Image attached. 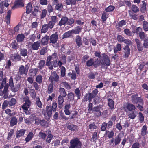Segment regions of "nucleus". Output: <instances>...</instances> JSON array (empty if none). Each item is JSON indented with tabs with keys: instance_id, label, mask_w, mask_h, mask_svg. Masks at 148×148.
<instances>
[{
	"instance_id": "1",
	"label": "nucleus",
	"mask_w": 148,
	"mask_h": 148,
	"mask_svg": "<svg viewBox=\"0 0 148 148\" xmlns=\"http://www.w3.org/2000/svg\"><path fill=\"white\" fill-rule=\"evenodd\" d=\"M50 58H47L46 65L48 66L50 69L51 70L53 69V67H56L58 66V65L57 61H53L50 60Z\"/></svg>"
},
{
	"instance_id": "2",
	"label": "nucleus",
	"mask_w": 148,
	"mask_h": 148,
	"mask_svg": "<svg viewBox=\"0 0 148 148\" xmlns=\"http://www.w3.org/2000/svg\"><path fill=\"white\" fill-rule=\"evenodd\" d=\"M25 103L22 106V108L24 110H28L31 104V101L27 96H26L23 98Z\"/></svg>"
},
{
	"instance_id": "3",
	"label": "nucleus",
	"mask_w": 148,
	"mask_h": 148,
	"mask_svg": "<svg viewBox=\"0 0 148 148\" xmlns=\"http://www.w3.org/2000/svg\"><path fill=\"white\" fill-rule=\"evenodd\" d=\"M71 146H73L74 148H80L81 147V143L79 140L77 138L72 139L70 142Z\"/></svg>"
},
{
	"instance_id": "4",
	"label": "nucleus",
	"mask_w": 148,
	"mask_h": 148,
	"mask_svg": "<svg viewBox=\"0 0 148 148\" xmlns=\"http://www.w3.org/2000/svg\"><path fill=\"white\" fill-rule=\"evenodd\" d=\"M24 4L23 0H16L14 5L11 8L12 9H14L20 7H23Z\"/></svg>"
},
{
	"instance_id": "5",
	"label": "nucleus",
	"mask_w": 148,
	"mask_h": 148,
	"mask_svg": "<svg viewBox=\"0 0 148 148\" xmlns=\"http://www.w3.org/2000/svg\"><path fill=\"white\" fill-rule=\"evenodd\" d=\"M123 108L125 110H128L130 111H133L135 109V107L133 104L129 103H126L124 105Z\"/></svg>"
},
{
	"instance_id": "6",
	"label": "nucleus",
	"mask_w": 148,
	"mask_h": 148,
	"mask_svg": "<svg viewBox=\"0 0 148 148\" xmlns=\"http://www.w3.org/2000/svg\"><path fill=\"white\" fill-rule=\"evenodd\" d=\"M43 113L45 116H48V119H49L52 114V107L51 106H46V113L45 111H43Z\"/></svg>"
},
{
	"instance_id": "7",
	"label": "nucleus",
	"mask_w": 148,
	"mask_h": 148,
	"mask_svg": "<svg viewBox=\"0 0 148 148\" xmlns=\"http://www.w3.org/2000/svg\"><path fill=\"white\" fill-rule=\"evenodd\" d=\"M102 109L99 107H94L92 110V111L94 112L97 117L99 116L101 114Z\"/></svg>"
},
{
	"instance_id": "8",
	"label": "nucleus",
	"mask_w": 148,
	"mask_h": 148,
	"mask_svg": "<svg viewBox=\"0 0 148 148\" xmlns=\"http://www.w3.org/2000/svg\"><path fill=\"white\" fill-rule=\"evenodd\" d=\"M28 70V68L27 67V66L25 67L23 66H22L20 67L19 69V73L21 75H27Z\"/></svg>"
},
{
	"instance_id": "9",
	"label": "nucleus",
	"mask_w": 148,
	"mask_h": 148,
	"mask_svg": "<svg viewBox=\"0 0 148 148\" xmlns=\"http://www.w3.org/2000/svg\"><path fill=\"white\" fill-rule=\"evenodd\" d=\"M66 62V56L62 55L60 58V60L58 62V65L59 67H60L62 64H64Z\"/></svg>"
},
{
	"instance_id": "10",
	"label": "nucleus",
	"mask_w": 148,
	"mask_h": 148,
	"mask_svg": "<svg viewBox=\"0 0 148 148\" xmlns=\"http://www.w3.org/2000/svg\"><path fill=\"white\" fill-rule=\"evenodd\" d=\"M58 37V35L56 33L52 35L50 38V40L51 42L52 43H55L57 40Z\"/></svg>"
},
{
	"instance_id": "11",
	"label": "nucleus",
	"mask_w": 148,
	"mask_h": 148,
	"mask_svg": "<svg viewBox=\"0 0 148 148\" xmlns=\"http://www.w3.org/2000/svg\"><path fill=\"white\" fill-rule=\"evenodd\" d=\"M40 45V42L38 41L35 42L32 45V48L34 50H37L38 49Z\"/></svg>"
},
{
	"instance_id": "12",
	"label": "nucleus",
	"mask_w": 148,
	"mask_h": 148,
	"mask_svg": "<svg viewBox=\"0 0 148 148\" xmlns=\"http://www.w3.org/2000/svg\"><path fill=\"white\" fill-rule=\"evenodd\" d=\"M48 132L47 136L46 139V142L49 143L53 137V136L51 134V132L49 130L47 131Z\"/></svg>"
},
{
	"instance_id": "13",
	"label": "nucleus",
	"mask_w": 148,
	"mask_h": 148,
	"mask_svg": "<svg viewBox=\"0 0 148 148\" xmlns=\"http://www.w3.org/2000/svg\"><path fill=\"white\" fill-rule=\"evenodd\" d=\"M17 119L15 117H13L11 118L10 125L11 127H12L16 125L17 123Z\"/></svg>"
},
{
	"instance_id": "14",
	"label": "nucleus",
	"mask_w": 148,
	"mask_h": 148,
	"mask_svg": "<svg viewBox=\"0 0 148 148\" xmlns=\"http://www.w3.org/2000/svg\"><path fill=\"white\" fill-rule=\"evenodd\" d=\"M68 18L66 17L62 18L59 23V25L60 26L64 25L68 21Z\"/></svg>"
},
{
	"instance_id": "15",
	"label": "nucleus",
	"mask_w": 148,
	"mask_h": 148,
	"mask_svg": "<svg viewBox=\"0 0 148 148\" xmlns=\"http://www.w3.org/2000/svg\"><path fill=\"white\" fill-rule=\"evenodd\" d=\"M38 70V69H32L29 70V75L31 76H34L36 74Z\"/></svg>"
},
{
	"instance_id": "16",
	"label": "nucleus",
	"mask_w": 148,
	"mask_h": 148,
	"mask_svg": "<svg viewBox=\"0 0 148 148\" xmlns=\"http://www.w3.org/2000/svg\"><path fill=\"white\" fill-rule=\"evenodd\" d=\"M11 11L10 10H8L7 12V15L6 17L5 21L7 24H9L10 23V19L11 15Z\"/></svg>"
},
{
	"instance_id": "17",
	"label": "nucleus",
	"mask_w": 148,
	"mask_h": 148,
	"mask_svg": "<svg viewBox=\"0 0 148 148\" xmlns=\"http://www.w3.org/2000/svg\"><path fill=\"white\" fill-rule=\"evenodd\" d=\"M25 130H21L18 131L17 132L16 137L18 138L23 136L25 132Z\"/></svg>"
},
{
	"instance_id": "18",
	"label": "nucleus",
	"mask_w": 148,
	"mask_h": 148,
	"mask_svg": "<svg viewBox=\"0 0 148 148\" xmlns=\"http://www.w3.org/2000/svg\"><path fill=\"white\" fill-rule=\"evenodd\" d=\"M104 64H105L107 66H109L110 64V59L108 56H105L104 57Z\"/></svg>"
},
{
	"instance_id": "19",
	"label": "nucleus",
	"mask_w": 148,
	"mask_h": 148,
	"mask_svg": "<svg viewBox=\"0 0 148 148\" xmlns=\"http://www.w3.org/2000/svg\"><path fill=\"white\" fill-rule=\"evenodd\" d=\"M81 39V38L79 36H77L76 37L75 39L77 45L79 47L81 46L82 44Z\"/></svg>"
},
{
	"instance_id": "20",
	"label": "nucleus",
	"mask_w": 148,
	"mask_h": 148,
	"mask_svg": "<svg viewBox=\"0 0 148 148\" xmlns=\"http://www.w3.org/2000/svg\"><path fill=\"white\" fill-rule=\"evenodd\" d=\"M125 50L124 53L125 56L126 57H128L130 53V49L128 46H126L124 48Z\"/></svg>"
},
{
	"instance_id": "21",
	"label": "nucleus",
	"mask_w": 148,
	"mask_h": 148,
	"mask_svg": "<svg viewBox=\"0 0 148 148\" xmlns=\"http://www.w3.org/2000/svg\"><path fill=\"white\" fill-rule=\"evenodd\" d=\"M108 105L111 109H114V101L111 99H109L108 101Z\"/></svg>"
},
{
	"instance_id": "22",
	"label": "nucleus",
	"mask_w": 148,
	"mask_h": 148,
	"mask_svg": "<svg viewBox=\"0 0 148 148\" xmlns=\"http://www.w3.org/2000/svg\"><path fill=\"white\" fill-rule=\"evenodd\" d=\"M70 108V104H67L65 106L64 112L66 115H69L70 114L71 112L69 110Z\"/></svg>"
},
{
	"instance_id": "23",
	"label": "nucleus",
	"mask_w": 148,
	"mask_h": 148,
	"mask_svg": "<svg viewBox=\"0 0 148 148\" xmlns=\"http://www.w3.org/2000/svg\"><path fill=\"white\" fill-rule=\"evenodd\" d=\"M135 41L137 44L138 49L139 51H142L143 50V47L142 46L139 40L137 39H135Z\"/></svg>"
},
{
	"instance_id": "24",
	"label": "nucleus",
	"mask_w": 148,
	"mask_h": 148,
	"mask_svg": "<svg viewBox=\"0 0 148 148\" xmlns=\"http://www.w3.org/2000/svg\"><path fill=\"white\" fill-rule=\"evenodd\" d=\"M67 128L70 130L75 131L77 130L78 129L77 126L73 125H68Z\"/></svg>"
},
{
	"instance_id": "25",
	"label": "nucleus",
	"mask_w": 148,
	"mask_h": 148,
	"mask_svg": "<svg viewBox=\"0 0 148 148\" xmlns=\"http://www.w3.org/2000/svg\"><path fill=\"white\" fill-rule=\"evenodd\" d=\"M48 28L47 24H44L43 25L41 30V33H45L47 32L48 31Z\"/></svg>"
},
{
	"instance_id": "26",
	"label": "nucleus",
	"mask_w": 148,
	"mask_h": 148,
	"mask_svg": "<svg viewBox=\"0 0 148 148\" xmlns=\"http://www.w3.org/2000/svg\"><path fill=\"white\" fill-rule=\"evenodd\" d=\"M32 6L31 3H29L26 6V13L27 14L29 13L32 10Z\"/></svg>"
},
{
	"instance_id": "27",
	"label": "nucleus",
	"mask_w": 148,
	"mask_h": 148,
	"mask_svg": "<svg viewBox=\"0 0 148 148\" xmlns=\"http://www.w3.org/2000/svg\"><path fill=\"white\" fill-rule=\"evenodd\" d=\"M25 38V36L23 34H18L17 37V40L18 42H21L23 41Z\"/></svg>"
},
{
	"instance_id": "28",
	"label": "nucleus",
	"mask_w": 148,
	"mask_h": 148,
	"mask_svg": "<svg viewBox=\"0 0 148 148\" xmlns=\"http://www.w3.org/2000/svg\"><path fill=\"white\" fill-rule=\"evenodd\" d=\"M49 40V37L48 36H45L43 37L41 40L42 44L43 45H45L47 44Z\"/></svg>"
},
{
	"instance_id": "29",
	"label": "nucleus",
	"mask_w": 148,
	"mask_h": 148,
	"mask_svg": "<svg viewBox=\"0 0 148 148\" xmlns=\"http://www.w3.org/2000/svg\"><path fill=\"white\" fill-rule=\"evenodd\" d=\"M33 134L32 132H30L27 136L25 139V140L27 142L29 141L32 138L33 136Z\"/></svg>"
},
{
	"instance_id": "30",
	"label": "nucleus",
	"mask_w": 148,
	"mask_h": 148,
	"mask_svg": "<svg viewBox=\"0 0 148 148\" xmlns=\"http://www.w3.org/2000/svg\"><path fill=\"white\" fill-rule=\"evenodd\" d=\"M45 64V61L44 60H41L39 62L38 64V67L40 69H42L44 68Z\"/></svg>"
},
{
	"instance_id": "31",
	"label": "nucleus",
	"mask_w": 148,
	"mask_h": 148,
	"mask_svg": "<svg viewBox=\"0 0 148 148\" xmlns=\"http://www.w3.org/2000/svg\"><path fill=\"white\" fill-rule=\"evenodd\" d=\"M20 86V84H17L14 87L13 86V87H11V90L13 92H16L19 90Z\"/></svg>"
},
{
	"instance_id": "32",
	"label": "nucleus",
	"mask_w": 148,
	"mask_h": 148,
	"mask_svg": "<svg viewBox=\"0 0 148 148\" xmlns=\"http://www.w3.org/2000/svg\"><path fill=\"white\" fill-rule=\"evenodd\" d=\"M139 36L140 38L142 40H144L147 38V35L143 32H140Z\"/></svg>"
},
{
	"instance_id": "33",
	"label": "nucleus",
	"mask_w": 148,
	"mask_h": 148,
	"mask_svg": "<svg viewBox=\"0 0 148 148\" xmlns=\"http://www.w3.org/2000/svg\"><path fill=\"white\" fill-rule=\"evenodd\" d=\"M20 51V54L23 56H26L28 53L27 50L25 49H21Z\"/></svg>"
},
{
	"instance_id": "34",
	"label": "nucleus",
	"mask_w": 148,
	"mask_h": 148,
	"mask_svg": "<svg viewBox=\"0 0 148 148\" xmlns=\"http://www.w3.org/2000/svg\"><path fill=\"white\" fill-rule=\"evenodd\" d=\"M59 92L60 94L63 97H65L66 95V93L64 89L62 88H60L59 89Z\"/></svg>"
},
{
	"instance_id": "35",
	"label": "nucleus",
	"mask_w": 148,
	"mask_h": 148,
	"mask_svg": "<svg viewBox=\"0 0 148 148\" xmlns=\"http://www.w3.org/2000/svg\"><path fill=\"white\" fill-rule=\"evenodd\" d=\"M138 120L141 123H142L144 120V116L141 112H139L138 115Z\"/></svg>"
},
{
	"instance_id": "36",
	"label": "nucleus",
	"mask_w": 148,
	"mask_h": 148,
	"mask_svg": "<svg viewBox=\"0 0 148 148\" xmlns=\"http://www.w3.org/2000/svg\"><path fill=\"white\" fill-rule=\"evenodd\" d=\"M63 8V5L61 3L57 4L55 7V9L59 11H61Z\"/></svg>"
},
{
	"instance_id": "37",
	"label": "nucleus",
	"mask_w": 148,
	"mask_h": 148,
	"mask_svg": "<svg viewBox=\"0 0 148 148\" xmlns=\"http://www.w3.org/2000/svg\"><path fill=\"white\" fill-rule=\"evenodd\" d=\"M143 27L144 30L148 31V22L146 21L143 22Z\"/></svg>"
},
{
	"instance_id": "38",
	"label": "nucleus",
	"mask_w": 148,
	"mask_h": 148,
	"mask_svg": "<svg viewBox=\"0 0 148 148\" xmlns=\"http://www.w3.org/2000/svg\"><path fill=\"white\" fill-rule=\"evenodd\" d=\"M121 140V138L118 135L117 137H116L115 139H114V143L115 145H117L118 144H119Z\"/></svg>"
},
{
	"instance_id": "39",
	"label": "nucleus",
	"mask_w": 148,
	"mask_h": 148,
	"mask_svg": "<svg viewBox=\"0 0 148 148\" xmlns=\"http://www.w3.org/2000/svg\"><path fill=\"white\" fill-rule=\"evenodd\" d=\"M57 54L56 53H54L51 56H48L47 58H50V60L55 61L57 60Z\"/></svg>"
},
{
	"instance_id": "40",
	"label": "nucleus",
	"mask_w": 148,
	"mask_h": 148,
	"mask_svg": "<svg viewBox=\"0 0 148 148\" xmlns=\"http://www.w3.org/2000/svg\"><path fill=\"white\" fill-rule=\"evenodd\" d=\"M51 75L53 77L54 81L56 82H58V81L59 76L55 72H53L52 73Z\"/></svg>"
},
{
	"instance_id": "41",
	"label": "nucleus",
	"mask_w": 148,
	"mask_h": 148,
	"mask_svg": "<svg viewBox=\"0 0 148 148\" xmlns=\"http://www.w3.org/2000/svg\"><path fill=\"white\" fill-rule=\"evenodd\" d=\"M147 129V128L146 126H143L141 129V134L142 135L144 136L146 134Z\"/></svg>"
},
{
	"instance_id": "42",
	"label": "nucleus",
	"mask_w": 148,
	"mask_h": 148,
	"mask_svg": "<svg viewBox=\"0 0 148 148\" xmlns=\"http://www.w3.org/2000/svg\"><path fill=\"white\" fill-rule=\"evenodd\" d=\"M75 92L78 98V99H80L81 93L79 89L78 88H76L75 90Z\"/></svg>"
},
{
	"instance_id": "43",
	"label": "nucleus",
	"mask_w": 148,
	"mask_h": 148,
	"mask_svg": "<svg viewBox=\"0 0 148 148\" xmlns=\"http://www.w3.org/2000/svg\"><path fill=\"white\" fill-rule=\"evenodd\" d=\"M42 76L40 75H38L36 78V81L38 83H41L42 82Z\"/></svg>"
},
{
	"instance_id": "44",
	"label": "nucleus",
	"mask_w": 148,
	"mask_h": 148,
	"mask_svg": "<svg viewBox=\"0 0 148 148\" xmlns=\"http://www.w3.org/2000/svg\"><path fill=\"white\" fill-rule=\"evenodd\" d=\"M53 87L52 84H50L49 86L47 92L49 94L51 93L53 91Z\"/></svg>"
},
{
	"instance_id": "45",
	"label": "nucleus",
	"mask_w": 148,
	"mask_h": 148,
	"mask_svg": "<svg viewBox=\"0 0 148 148\" xmlns=\"http://www.w3.org/2000/svg\"><path fill=\"white\" fill-rule=\"evenodd\" d=\"M106 133L107 134L108 137L109 138H112L114 135V132L112 131L110 132L106 131Z\"/></svg>"
},
{
	"instance_id": "46",
	"label": "nucleus",
	"mask_w": 148,
	"mask_h": 148,
	"mask_svg": "<svg viewBox=\"0 0 148 148\" xmlns=\"http://www.w3.org/2000/svg\"><path fill=\"white\" fill-rule=\"evenodd\" d=\"M76 2V0H66V2L67 5H74L75 4Z\"/></svg>"
},
{
	"instance_id": "47",
	"label": "nucleus",
	"mask_w": 148,
	"mask_h": 148,
	"mask_svg": "<svg viewBox=\"0 0 148 148\" xmlns=\"http://www.w3.org/2000/svg\"><path fill=\"white\" fill-rule=\"evenodd\" d=\"M108 14L106 12H103L102 14L101 18L103 21H105L108 17Z\"/></svg>"
},
{
	"instance_id": "48",
	"label": "nucleus",
	"mask_w": 148,
	"mask_h": 148,
	"mask_svg": "<svg viewBox=\"0 0 148 148\" xmlns=\"http://www.w3.org/2000/svg\"><path fill=\"white\" fill-rule=\"evenodd\" d=\"M94 61L92 59H90L87 61L86 62L87 66H90L94 64Z\"/></svg>"
},
{
	"instance_id": "49",
	"label": "nucleus",
	"mask_w": 148,
	"mask_h": 148,
	"mask_svg": "<svg viewBox=\"0 0 148 148\" xmlns=\"http://www.w3.org/2000/svg\"><path fill=\"white\" fill-rule=\"evenodd\" d=\"M11 59H12L13 60H20L21 59V57L18 55L15 54L14 55V56H12L11 57Z\"/></svg>"
},
{
	"instance_id": "50",
	"label": "nucleus",
	"mask_w": 148,
	"mask_h": 148,
	"mask_svg": "<svg viewBox=\"0 0 148 148\" xmlns=\"http://www.w3.org/2000/svg\"><path fill=\"white\" fill-rule=\"evenodd\" d=\"M8 84H5V85L4 87L3 92L4 93H5V95L4 96V98L5 99H6L7 97V95H6V92L8 90Z\"/></svg>"
},
{
	"instance_id": "51",
	"label": "nucleus",
	"mask_w": 148,
	"mask_h": 148,
	"mask_svg": "<svg viewBox=\"0 0 148 148\" xmlns=\"http://www.w3.org/2000/svg\"><path fill=\"white\" fill-rule=\"evenodd\" d=\"M36 104L40 108H42V103L39 98L36 99Z\"/></svg>"
},
{
	"instance_id": "52",
	"label": "nucleus",
	"mask_w": 148,
	"mask_h": 148,
	"mask_svg": "<svg viewBox=\"0 0 148 148\" xmlns=\"http://www.w3.org/2000/svg\"><path fill=\"white\" fill-rule=\"evenodd\" d=\"M121 45L120 44H118L117 45L116 48H116L114 49V52L115 53H116L118 51H120L121 49Z\"/></svg>"
},
{
	"instance_id": "53",
	"label": "nucleus",
	"mask_w": 148,
	"mask_h": 148,
	"mask_svg": "<svg viewBox=\"0 0 148 148\" xmlns=\"http://www.w3.org/2000/svg\"><path fill=\"white\" fill-rule=\"evenodd\" d=\"M60 71L61 76L63 77H64L65 75V68L64 66L62 67Z\"/></svg>"
},
{
	"instance_id": "54",
	"label": "nucleus",
	"mask_w": 148,
	"mask_h": 148,
	"mask_svg": "<svg viewBox=\"0 0 148 148\" xmlns=\"http://www.w3.org/2000/svg\"><path fill=\"white\" fill-rule=\"evenodd\" d=\"M114 8L115 7L113 6H109L106 8L105 10L108 12H110L113 10Z\"/></svg>"
},
{
	"instance_id": "55",
	"label": "nucleus",
	"mask_w": 148,
	"mask_h": 148,
	"mask_svg": "<svg viewBox=\"0 0 148 148\" xmlns=\"http://www.w3.org/2000/svg\"><path fill=\"white\" fill-rule=\"evenodd\" d=\"M47 13V10L46 9H43L42 10L41 15V18H43L45 17Z\"/></svg>"
},
{
	"instance_id": "56",
	"label": "nucleus",
	"mask_w": 148,
	"mask_h": 148,
	"mask_svg": "<svg viewBox=\"0 0 148 148\" xmlns=\"http://www.w3.org/2000/svg\"><path fill=\"white\" fill-rule=\"evenodd\" d=\"M117 40L119 42H124L125 40V38L124 37L122 36H121L119 35L117 37Z\"/></svg>"
},
{
	"instance_id": "57",
	"label": "nucleus",
	"mask_w": 148,
	"mask_h": 148,
	"mask_svg": "<svg viewBox=\"0 0 148 148\" xmlns=\"http://www.w3.org/2000/svg\"><path fill=\"white\" fill-rule=\"evenodd\" d=\"M16 103V99L14 98H12L11 101L9 102V105L10 106H13Z\"/></svg>"
},
{
	"instance_id": "58",
	"label": "nucleus",
	"mask_w": 148,
	"mask_h": 148,
	"mask_svg": "<svg viewBox=\"0 0 148 148\" xmlns=\"http://www.w3.org/2000/svg\"><path fill=\"white\" fill-rule=\"evenodd\" d=\"M71 34L70 31L66 32L64 33L63 35V38H66L70 36L71 35Z\"/></svg>"
},
{
	"instance_id": "59",
	"label": "nucleus",
	"mask_w": 148,
	"mask_h": 148,
	"mask_svg": "<svg viewBox=\"0 0 148 148\" xmlns=\"http://www.w3.org/2000/svg\"><path fill=\"white\" fill-rule=\"evenodd\" d=\"M92 139L93 141L95 142L97 139V133L95 132L93 133V134Z\"/></svg>"
},
{
	"instance_id": "60",
	"label": "nucleus",
	"mask_w": 148,
	"mask_h": 148,
	"mask_svg": "<svg viewBox=\"0 0 148 148\" xmlns=\"http://www.w3.org/2000/svg\"><path fill=\"white\" fill-rule=\"evenodd\" d=\"M68 99L70 100H73L74 99V94L72 93H70L68 95Z\"/></svg>"
},
{
	"instance_id": "61",
	"label": "nucleus",
	"mask_w": 148,
	"mask_h": 148,
	"mask_svg": "<svg viewBox=\"0 0 148 148\" xmlns=\"http://www.w3.org/2000/svg\"><path fill=\"white\" fill-rule=\"evenodd\" d=\"M5 113L7 114L9 116H11L13 115L11 113V110L9 109H7L5 110Z\"/></svg>"
},
{
	"instance_id": "62",
	"label": "nucleus",
	"mask_w": 148,
	"mask_h": 148,
	"mask_svg": "<svg viewBox=\"0 0 148 148\" xmlns=\"http://www.w3.org/2000/svg\"><path fill=\"white\" fill-rule=\"evenodd\" d=\"M58 101L59 104H62L64 101L62 97L60 95L58 97Z\"/></svg>"
},
{
	"instance_id": "63",
	"label": "nucleus",
	"mask_w": 148,
	"mask_h": 148,
	"mask_svg": "<svg viewBox=\"0 0 148 148\" xmlns=\"http://www.w3.org/2000/svg\"><path fill=\"white\" fill-rule=\"evenodd\" d=\"M145 66V68H148V62L146 63L144 62L142 64H141L139 68L141 69Z\"/></svg>"
},
{
	"instance_id": "64",
	"label": "nucleus",
	"mask_w": 148,
	"mask_h": 148,
	"mask_svg": "<svg viewBox=\"0 0 148 148\" xmlns=\"http://www.w3.org/2000/svg\"><path fill=\"white\" fill-rule=\"evenodd\" d=\"M128 116L129 118L132 119H134L136 117V115L134 112H133L130 113L128 115Z\"/></svg>"
}]
</instances>
